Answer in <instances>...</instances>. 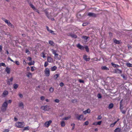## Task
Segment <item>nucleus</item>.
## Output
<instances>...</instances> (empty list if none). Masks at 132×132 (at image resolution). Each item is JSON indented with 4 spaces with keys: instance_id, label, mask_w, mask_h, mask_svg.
Listing matches in <instances>:
<instances>
[{
    "instance_id": "1",
    "label": "nucleus",
    "mask_w": 132,
    "mask_h": 132,
    "mask_svg": "<svg viewBox=\"0 0 132 132\" xmlns=\"http://www.w3.org/2000/svg\"><path fill=\"white\" fill-rule=\"evenodd\" d=\"M2 19L7 24L8 26L11 28H14V26L13 25L9 20H7L4 18H2Z\"/></svg>"
},
{
    "instance_id": "2",
    "label": "nucleus",
    "mask_w": 132,
    "mask_h": 132,
    "mask_svg": "<svg viewBox=\"0 0 132 132\" xmlns=\"http://www.w3.org/2000/svg\"><path fill=\"white\" fill-rule=\"evenodd\" d=\"M16 126L19 128H22L24 126V122H18L15 123Z\"/></svg>"
},
{
    "instance_id": "3",
    "label": "nucleus",
    "mask_w": 132,
    "mask_h": 132,
    "mask_svg": "<svg viewBox=\"0 0 132 132\" xmlns=\"http://www.w3.org/2000/svg\"><path fill=\"white\" fill-rule=\"evenodd\" d=\"M75 116L76 118L78 120H81L84 117V116L82 114L79 115L78 114H76Z\"/></svg>"
},
{
    "instance_id": "4",
    "label": "nucleus",
    "mask_w": 132,
    "mask_h": 132,
    "mask_svg": "<svg viewBox=\"0 0 132 132\" xmlns=\"http://www.w3.org/2000/svg\"><path fill=\"white\" fill-rule=\"evenodd\" d=\"M41 108L45 111H48L50 109L49 106L46 105L44 106H42Z\"/></svg>"
},
{
    "instance_id": "5",
    "label": "nucleus",
    "mask_w": 132,
    "mask_h": 132,
    "mask_svg": "<svg viewBox=\"0 0 132 132\" xmlns=\"http://www.w3.org/2000/svg\"><path fill=\"white\" fill-rule=\"evenodd\" d=\"M13 80V77H11L10 79H8L7 80V84L9 85H10L12 84V82Z\"/></svg>"
},
{
    "instance_id": "6",
    "label": "nucleus",
    "mask_w": 132,
    "mask_h": 132,
    "mask_svg": "<svg viewBox=\"0 0 132 132\" xmlns=\"http://www.w3.org/2000/svg\"><path fill=\"white\" fill-rule=\"evenodd\" d=\"M52 121L50 120L44 123L45 126L46 127H48L50 125Z\"/></svg>"
},
{
    "instance_id": "7",
    "label": "nucleus",
    "mask_w": 132,
    "mask_h": 132,
    "mask_svg": "<svg viewBox=\"0 0 132 132\" xmlns=\"http://www.w3.org/2000/svg\"><path fill=\"white\" fill-rule=\"evenodd\" d=\"M45 74L47 76H48L50 75V70L49 69L46 68L45 71Z\"/></svg>"
},
{
    "instance_id": "8",
    "label": "nucleus",
    "mask_w": 132,
    "mask_h": 132,
    "mask_svg": "<svg viewBox=\"0 0 132 132\" xmlns=\"http://www.w3.org/2000/svg\"><path fill=\"white\" fill-rule=\"evenodd\" d=\"M88 15L92 17H96L97 16V15L94 13L89 12L88 14Z\"/></svg>"
},
{
    "instance_id": "9",
    "label": "nucleus",
    "mask_w": 132,
    "mask_h": 132,
    "mask_svg": "<svg viewBox=\"0 0 132 132\" xmlns=\"http://www.w3.org/2000/svg\"><path fill=\"white\" fill-rule=\"evenodd\" d=\"M68 36H71L72 38H76L77 37V36L74 33H70L68 34Z\"/></svg>"
},
{
    "instance_id": "10",
    "label": "nucleus",
    "mask_w": 132,
    "mask_h": 132,
    "mask_svg": "<svg viewBox=\"0 0 132 132\" xmlns=\"http://www.w3.org/2000/svg\"><path fill=\"white\" fill-rule=\"evenodd\" d=\"M77 47L79 49L81 50H83L84 49V47L81 45L80 44H78L77 45Z\"/></svg>"
},
{
    "instance_id": "11",
    "label": "nucleus",
    "mask_w": 132,
    "mask_h": 132,
    "mask_svg": "<svg viewBox=\"0 0 132 132\" xmlns=\"http://www.w3.org/2000/svg\"><path fill=\"white\" fill-rule=\"evenodd\" d=\"M122 72V71L121 70L118 69H116L114 70V72L117 73L121 74Z\"/></svg>"
},
{
    "instance_id": "12",
    "label": "nucleus",
    "mask_w": 132,
    "mask_h": 132,
    "mask_svg": "<svg viewBox=\"0 0 132 132\" xmlns=\"http://www.w3.org/2000/svg\"><path fill=\"white\" fill-rule=\"evenodd\" d=\"M102 122V121H100L97 122H94L93 123V125H100Z\"/></svg>"
},
{
    "instance_id": "13",
    "label": "nucleus",
    "mask_w": 132,
    "mask_h": 132,
    "mask_svg": "<svg viewBox=\"0 0 132 132\" xmlns=\"http://www.w3.org/2000/svg\"><path fill=\"white\" fill-rule=\"evenodd\" d=\"M101 69L103 70H109V68L107 67L106 66H102L101 67Z\"/></svg>"
},
{
    "instance_id": "14",
    "label": "nucleus",
    "mask_w": 132,
    "mask_h": 132,
    "mask_svg": "<svg viewBox=\"0 0 132 132\" xmlns=\"http://www.w3.org/2000/svg\"><path fill=\"white\" fill-rule=\"evenodd\" d=\"M90 110L89 109H87L85 110V111H84L83 112V113L85 114H86L87 113H90Z\"/></svg>"
},
{
    "instance_id": "15",
    "label": "nucleus",
    "mask_w": 132,
    "mask_h": 132,
    "mask_svg": "<svg viewBox=\"0 0 132 132\" xmlns=\"http://www.w3.org/2000/svg\"><path fill=\"white\" fill-rule=\"evenodd\" d=\"M8 105V104L6 101H5L3 103L2 105V106L3 107L7 108Z\"/></svg>"
},
{
    "instance_id": "16",
    "label": "nucleus",
    "mask_w": 132,
    "mask_h": 132,
    "mask_svg": "<svg viewBox=\"0 0 132 132\" xmlns=\"http://www.w3.org/2000/svg\"><path fill=\"white\" fill-rule=\"evenodd\" d=\"M47 60L48 62L50 63L52 62L53 61L52 59L50 56H48L47 58Z\"/></svg>"
},
{
    "instance_id": "17",
    "label": "nucleus",
    "mask_w": 132,
    "mask_h": 132,
    "mask_svg": "<svg viewBox=\"0 0 132 132\" xmlns=\"http://www.w3.org/2000/svg\"><path fill=\"white\" fill-rule=\"evenodd\" d=\"M87 56L86 55H84L83 56V58L86 61H88L89 60L90 58H87Z\"/></svg>"
},
{
    "instance_id": "18",
    "label": "nucleus",
    "mask_w": 132,
    "mask_h": 132,
    "mask_svg": "<svg viewBox=\"0 0 132 132\" xmlns=\"http://www.w3.org/2000/svg\"><path fill=\"white\" fill-rule=\"evenodd\" d=\"M121 130L120 128H117L114 130V132H121Z\"/></svg>"
},
{
    "instance_id": "19",
    "label": "nucleus",
    "mask_w": 132,
    "mask_h": 132,
    "mask_svg": "<svg viewBox=\"0 0 132 132\" xmlns=\"http://www.w3.org/2000/svg\"><path fill=\"white\" fill-rule=\"evenodd\" d=\"M113 42L116 44H119L120 43L119 41L115 39H113Z\"/></svg>"
},
{
    "instance_id": "20",
    "label": "nucleus",
    "mask_w": 132,
    "mask_h": 132,
    "mask_svg": "<svg viewBox=\"0 0 132 132\" xmlns=\"http://www.w3.org/2000/svg\"><path fill=\"white\" fill-rule=\"evenodd\" d=\"M111 64L113 67L114 68H117V67H120V66L119 65L114 64L113 62H112L111 63Z\"/></svg>"
},
{
    "instance_id": "21",
    "label": "nucleus",
    "mask_w": 132,
    "mask_h": 132,
    "mask_svg": "<svg viewBox=\"0 0 132 132\" xmlns=\"http://www.w3.org/2000/svg\"><path fill=\"white\" fill-rule=\"evenodd\" d=\"M8 92L7 90H5L3 93V96H4L8 94Z\"/></svg>"
},
{
    "instance_id": "22",
    "label": "nucleus",
    "mask_w": 132,
    "mask_h": 132,
    "mask_svg": "<svg viewBox=\"0 0 132 132\" xmlns=\"http://www.w3.org/2000/svg\"><path fill=\"white\" fill-rule=\"evenodd\" d=\"M5 71L8 74H9L10 73V68L8 67L6 68Z\"/></svg>"
},
{
    "instance_id": "23",
    "label": "nucleus",
    "mask_w": 132,
    "mask_h": 132,
    "mask_svg": "<svg viewBox=\"0 0 132 132\" xmlns=\"http://www.w3.org/2000/svg\"><path fill=\"white\" fill-rule=\"evenodd\" d=\"M29 4L31 7L34 10H36L35 6L32 4L30 3H29Z\"/></svg>"
},
{
    "instance_id": "24",
    "label": "nucleus",
    "mask_w": 132,
    "mask_h": 132,
    "mask_svg": "<svg viewBox=\"0 0 132 132\" xmlns=\"http://www.w3.org/2000/svg\"><path fill=\"white\" fill-rule=\"evenodd\" d=\"M7 108L2 106L1 109V110L3 112H5Z\"/></svg>"
},
{
    "instance_id": "25",
    "label": "nucleus",
    "mask_w": 132,
    "mask_h": 132,
    "mask_svg": "<svg viewBox=\"0 0 132 132\" xmlns=\"http://www.w3.org/2000/svg\"><path fill=\"white\" fill-rule=\"evenodd\" d=\"M35 63V62L34 61H31V62L28 63V64L29 65H34Z\"/></svg>"
},
{
    "instance_id": "26",
    "label": "nucleus",
    "mask_w": 132,
    "mask_h": 132,
    "mask_svg": "<svg viewBox=\"0 0 132 132\" xmlns=\"http://www.w3.org/2000/svg\"><path fill=\"white\" fill-rule=\"evenodd\" d=\"M57 69V67L55 66H54L52 67L51 68V70L52 71H55Z\"/></svg>"
},
{
    "instance_id": "27",
    "label": "nucleus",
    "mask_w": 132,
    "mask_h": 132,
    "mask_svg": "<svg viewBox=\"0 0 132 132\" xmlns=\"http://www.w3.org/2000/svg\"><path fill=\"white\" fill-rule=\"evenodd\" d=\"M49 43L52 46H54V44L53 41L52 40H49Z\"/></svg>"
},
{
    "instance_id": "28",
    "label": "nucleus",
    "mask_w": 132,
    "mask_h": 132,
    "mask_svg": "<svg viewBox=\"0 0 132 132\" xmlns=\"http://www.w3.org/2000/svg\"><path fill=\"white\" fill-rule=\"evenodd\" d=\"M61 127H64L65 126V122L63 121L61 122Z\"/></svg>"
},
{
    "instance_id": "29",
    "label": "nucleus",
    "mask_w": 132,
    "mask_h": 132,
    "mask_svg": "<svg viewBox=\"0 0 132 132\" xmlns=\"http://www.w3.org/2000/svg\"><path fill=\"white\" fill-rule=\"evenodd\" d=\"M59 74H57L54 75L53 77L54 79H57V78L59 76Z\"/></svg>"
},
{
    "instance_id": "30",
    "label": "nucleus",
    "mask_w": 132,
    "mask_h": 132,
    "mask_svg": "<svg viewBox=\"0 0 132 132\" xmlns=\"http://www.w3.org/2000/svg\"><path fill=\"white\" fill-rule=\"evenodd\" d=\"M127 66L128 67H132V65L129 62L127 63L126 64Z\"/></svg>"
},
{
    "instance_id": "31",
    "label": "nucleus",
    "mask_w": 132,
    "mask_h": 132,
    "mask_svg": "<svg viewBox=\"0 0 132 132\" xmlns=\"http://www.w3.org/2000/svg\"><path fill=\"white\" fill-rule=\"evenodd\" d=\"M13 88L14 89H17L18 87V85L16 84H14L13 85Z\"/></svg>"
},
{
    "instance_id": "32",
    "label": "nucleus",
    "mask_w": 132,
    "mask_h": 132,
    "mask_svg": "<svg viewBox=\"0 0 132 132\" xmlns=\"http://www.w3.org/2000/svg\"><path fill=\"white\" fill-rule=\"evenodd\" d=\"M113 104L112 103H111L109 105L108 108L109 109H111L113 108Z\"/></svg>"
},
{
    "instance_id": "33",
    "label": "nucleus",
    "mask_w": 132,
    "mask_h": 132,
    "mask_svg": "<svg viewBox=\"0 0 132 132\" xmlns=\"http://www.w3.org/2000/svg\"><path fill=\"white\" fill-rule=\"evenodd\" d=\"M27 76L28 77H31L32 76V74L30 72H28L27 75Z\"/></svg>"
},
{
    "instance_id": "34",
    "label": "nucleus",
    "mask_w": 132,
    "mask_h": 132,
    "mask_svg": "<svg viewBox=\"0 0 132 132\" xmlns=\"http://www.w3.org/2000/svg\"><path fill=\"white\" fill-rule=\"evenodd\" d=\"M19 106L20 107H22V108H23V104L22 102H21L19 103Z\"/></svg>"
},
{
    "instance_id": "35",
    "label": "nucleus",
    "mask_w": 132,
    "mask_h": 132,
    "mask_svg": "<svg viewBox=\"0 0 132 132\" xmlns=\"http://www.w3.org/2000/svg\"><path fill=\"white\" fill-rule=\"evenodd\" d=\"M49 91L51 93H52L54 91V88L52 87H51L50 88Z\"/></svg>"
},
{
    "instance_id": "36",
    "label": "nucleus",
    "mask_w": 132,
    "mask_h": 132,
    "mask_svg": "<svg viewBox=\"0 0 132 132\" xmlns=\"http://www.w3.org/2000/svg\"><path fill=\"white\" fill-rule=\"evenodd\" d=\"M52 51L53 54H54V55L55 54H56V50H54L53 49H51Z\"/></svg>"
},
{
    "instance_id": "37",
    "label": "nucleus",
    "mask_w": 132,
    "mask_h": 132,
    "mask_svg": "<svg viewBox=\"0 0 132 132\" xmlns=\"http://www.w3.org/2000/svg\"><path fill=\"white\" fill-rule=\"evenodd\" d=\"M29 129V126H27V127H24L23 130H28Z\"/></svg>"
},
{
    "instance_id": "38",
    "label": "nucleus",
    "mask_w": 132,
    "mask_h": 132,
    "mask_svg": "<svg viewBox=\"0 0 132 132\" xmlns=\"http://www.w3.org/2000/svg\"><path fill=\"white\" fill-rule=\"evenodd\" d=\"M2 66L4 67H6V65L5 63H0V66Z\"/></svg>"
},
{
    "instance_id": "39",
    "label": "nucleus",
    "mask_w": 132,
    "mask_h": 132,
    "mask_svg": "<svg viewBox=\"0 0 132 132\" xmlns=\"http://www.w3.org/2000/svg\"><path fill=\"white\" fill-rule=\"evenodd\" d=\"M82 38L86 40L88 39L89 37L86 36H83L82 37Z\"/></svg>"
},
{
    "instance_id": "40",
    "label": "nucleus",
    "mask_w": 132,
    "mask_h": 132,
    "mask_svg": "<svg viewBox=\"0 0 132 132\" xmlns=\"http://www.w3.org/2000/svg\"><path fill=\"white\" fill-rule=\"evenodd\" d=\"M121 76L122 77L123 79H124L125 80H126L127 78L124 75L121 74Z\"/></svg>"
},
{
    "instance_id": "41",
    "label": "nucleus",
    "mask_w": 132,
    "mask_h": 132,
    "mask_svg": "<svg viewBox=\"0 0 132 132\" xmlns=\"http://www.w3.org/2000/svg\"><path fill=\"white\" fill-rule=\"evenodd\" d=\"M84 48H85V49L86 50V51L87 52H89V48H88V47L87 46H85V47H84Z\"/></svg>"
},
{
    "instance_id": "42",
    "label": "nucleus",
    "mask_w": 132,
    "mask_h": 132,
    "mask_svg": "<svg viewBox=\"0 0 132 132\" xmlns=\"http://www.w3.org/2000/svg\"><path fill=\"white\" fill-rule=\"evenodd\" d=\"M97 97H98V98H102V96L100 94H98L97 95Z\"/></svg>"
},
{
    "instance_id": "43",
    "label": "nucleus",
    "mask_w": 132,
    "mask_h": 132,
    "mask_svg": "<svg viewBox=\"0 0 132 132\" xmlns=\"http://www.w3.org/2000/svg\"><path fill=\"white\" fill-rule=\"evenodd\" d=\"M48 64V62L46 61L45 62L44 65V66L45 67H46Z\"/></svg>"
},
{
    "instance_id": "44",
    "label": "nucleus",
    "mask_w": 132,
    "mask_h": 132,
    "mask_svg": "<svg viewBox=\"0 0 132 132\" xmlns=\"http://www.w3.org/2000/svg\"><path fill=\"white\" fill-rule=\"evenodd\" d=\"M70 118V117H66L64 118H63L62 119V120H68Z\"/></svg>"
},
{
    "instance_id": "45",
    "label": "nucleus",
    "mask_w": 132,
    "mask_h": 132,
    "mask_svg": "<svg viewBox=\"0 0 132 132\" xmlns=\"http://www.w3.org/2000/svg\"><path fill=\"white\" fill-rule=\"evenodd\" d=\"M71 102L72 103H75L76 102H77V100L76 99L72 100H71Z\"/></svg>"
},
{
    "instance_id": "46",
    "label": "nucleus",
    "mask_w": 132,
    "mask_h": 132,
    "mask_svg": "<svg viewBox=\"0 0 132 132\" xmlns=\"http://www.w3.org/2000/svg\"><path fill=\"white\" fill-rule=\"evenodd\" d=\"M35 67H31V70L32 71H34V70H35Z\"/></svg>"
},
{
    "instance_id": "47",
    "label": "nucleus",
    "mask_w": 132,
    "mask_h": 132,
    "mask_svg": "<svg viewBox=\"0 0 132 132\" xmlns=\"http://www.w3.org/2000/svg\"><path fill=\"white\" fill-rule=\"evenodd\" d=\"M26 53L28 54H29L30 53V52L28 49H27L26 50Z\"/></svg>"
},
{
    "instance_id": "48",
    "label": "nucleus",
    "mask_w": 132,
    "mask_h": 132,
    "mask_svg": "<svg viewBox=\"0 0 132 132\" xmlns=\"http://www.w3.org/2000/svg\"><path fill=\"white\" fill-rule=\"evenodd\" d=\"M59 55L58 54H55L54 55L55 56V58L56 59H57L58 58V56Z\"/></svg>"
},
{
    "instance_id": "49",
    "label": "nucleus",
    "mask_w": 132,
    "mask_h": 132,
    "mask_svg": "<svg viewBox=\"0 0 132 132\" xmlns=\"http://www.w3.org/2000/svg\"><path fill=\"white\" fill-rule=\"evenodd\" d=\"M17 65H19L20 64V63L19 61H16L15 62H14Z\"/></svg>"
},
{
    "instance_id": "50",
    "label": "nucleus",
    "mask_w": 132,
    "mask_h": 132,
    "mask_svg": "<svg viewBox=\"0 0 132 132\" xmlns=\"http://www.w3.org/2000/svg\"><path fill=\"white\" fill-rule=\"evenodd\" d=\"M102 118V117L100 115V116H99L97 118V119L98 120H100Z\"/></svg>"
},
{
    "instance_id": "51",
    "label": "nucleus",
    "mask_w": 132,
    "mask_h": 132,
    "mask_svg": "<svg viewBox=\"0 0 132 132\" xmlns=\"http://www.w3.org/2000/svg\"><path fill=\"white\" fill-rule=\"evenodd\" d=\"M54 101L57 103H59L60 102V100L58 99H56L54 100Z\"/></svg>"
},
{
    "instance_id": "52",
    "label": "nucleus",
    "mask_w": 132,
    "mask_h": 132,
    "mask_svg": "<svg viewBox=\"0 0 132 132\" xmlns=\"http://www.w3.org/2000/svg\"><path fill=\"white\" fill-rule=\"evenodd\" d=\"M27 60L29 61H31L32 60V59L31 57H28L27 58Z\"/></svg>"
},
{
    "instance_id": "53",
    "label": "nucleus",
    "mask_w": 132,
    "mask_h": 132,
    "mask_svg": "<svg viewBox=\"0 0 132 132\" xmlns=\"http://www.w3.org/2000/svg\"><path fill=\"white\" fill-rule=\"evenodd\" d=\"M45 98V97L44 96H42L40 97V99L42 101H43L44 100Z\"/></svg>"
},
{
    "instance_id": "54",
    "label": "nucleus",
    "mask_w": 132,
    "mask_h": 132,
    "mask_svg": "<svg viewBox=\"0 0 132 132\" xmlns=\"http://www.w3.org/2000/svg\"><path fill=\"white\" fill-rule=\"evenodd\" d=\"M88 124H89V122L88 121H86L84 123V125H88Z\"/></svg>"
},
{
    "instance_id": "55",
    "label": "nucleus",
    "mask_w": 132,
    "mask_h": 132,
    "mask_svg": "<svg viewBox=\"0 0 132 132\" xmlns=\"http://www.w3.org/2000/svg\"><path fill=\"white\" fill-rule=\"evenodd\" d=\"M87 24H88V23H84L82 24V26H85L87 25Z\"/></svg>"
},
{
    "instance_id": "56",
    "label": "nucleus",
    "mask_w": 132,
    "mask_h": 132,
    "mask_svg": "<svg viewBox=\"0 0 132 132\" xmlns=\"http://www.w3.org/2000/svg\"><path fill=\"white\" fill-rule=\"evenodd\" d=\"M49 32L51 33L52 34H53L54 33V31L52 30H50L49 31H48Z\"/></svg>"
},
{
    "instance_id": "57",
    "label": "nucleus",
    "mask_w": 132,
    "mask_h": 132,
    "mask_svg": "<svg viewBox=\"0 0 132 132\" xmlns=\"http://www.w3.org/2000/svg\"><path fill=\"white\" fill-rule=\"evenodd\" d=\"M59 85L60 86L62 87L64 86V84L62 82H61L60 84Z\"/></svg>"
},
{
    "instance_id": "58",
    "label": "nucleus",
    "mask_w": 132,
    "mask_h": 132,
    "mask_svg": "<svg viewBox=\"0 0 132 132\" xmlns=\"http://www.w3.org/2000/svg\"><path fill=\"white\" fill-rule=\"evenodd\" d=\"M9 130L8 129H5L3 132H9Z\"/></svg>"
},
{
    "instance_id": "59",
    "label": "nucleus",
    "mask_w": 132,
    "mask_h": 132,
    "mask_svg": "<svg viewBox=\"0 0 132 132\" xmlns=\"http://www.w3.org/2000/svg\"><path fill=\"white\" fill-rule=\"evenodd\" d=\"M79 81L80 83H84V80H81V79H79Z\"/></svg>"
},
{
    "instance_id": "60",
    "label": "nucleus",
    "mask_w": 132,
    "mask_h": 132,
    "mask_svg": "<svg viewBox=\"0 0 132 132\" xmlns=\"http://www.w3.org/2000/svg\"><path fill=\"white\" fill-rule=\"evenodd\" d=\"M42 54H43V58H45L46 56H45V54L44 52H42Z\"/></svg>"
},
{
    "instance_id": "61",
    "label": "nucleus",
    "mask_w": 132,
    "mask_h": 132,
    "mask_svg": "<svg viewBox=\"0 0 132 132\" xmlns=\"http://www.w3.org/2000/svg\"><path fill=\"white\" fill-rule=\"evenodd\" d=\"M19 97L21 98H22L23 97V96L21 94H19Z\"/></svg>"
},
{
    "instance_id": "62",
    "label": "nucleus",
    "mask_w": 132,
    "mask_h": 132,
    "mask_svg": "<svg viewBox=\"0 0 132 132\" xmlns=\"http://www.w3.org/2000/svg\"><path fill=\"white\" fill-rule=\"evenodd\" d=\"M8 59L9 60H10V61H11L13 62H14L13 60H12L11 58H10V57H8Z\"/></svg>"
},
{
    "instance_id": "63",
    "label": "nucleus",
    "mask_w": 132,
    "mask_h": 132,
    "mask_svg": "<svg viewBox=\"0 0 132 132\" xmlns=\"http://www.w3.org/2000/svg\"><path fill=\"white\" fill-rule=\"evenodd\" d=\"M120 109H122L123 108V105L122 104H120Z\"/></svg>"
},
{
    "instance_id": "64",
    "label": "nucleus",
    "mask_w": 132,
    "mask_h": 132,
    "mask_svg": "<svg viewBox=\"0 0 132 132\" xmlns=\"http://www.w3.org/2000/svg\"><path fill=\"white\" fill-rule=\"evenodd\" d=\"M2 50V46L0 45V51L1 52Z\"/></svg>"
}]
</instances>
